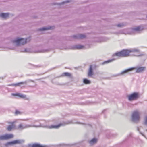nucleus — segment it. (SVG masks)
<instances>
[{"label":"nucleus","mask_w":147,"mask_h":147,"mask_svg":"<svg viewBox=\"0 0 147 147\" xmlns=\"http://www.w3.org/2000/svg\"><path fill=\"white\" fill-rule=\"evenodd\" d=\"M114 55L116 56L121 57H127L130 55L140 57L144 55V54L141 53L138 49L134 48L131 49L123 50L120 52L115 53Z\"/></svg>","instance_id":"f257e3e1"},{"label":"nucleus","mask_w":147,"mask_h":147,"mask_svg":"<svg viewBox=\"0 0 147 147\" xmlns=\"http://www.w3.org/2000/svg\"><path fill=\"white\" fill-rule=\"evenodd\" d=\"M29 38L26 39L24 38H17L16 40L13 41V42L16 44L17 46L24 45L26 44L28 42L30 41Z\"/></svg>","instance_id":"f03ea898"},{"label":"nucleus","mask_w":147,"mask_h":147,"mask_svg":"<svg viewBox=\"0 0 147 147\" xmlns=\"http://www.w3.org/2000/svg\"><path fill=\"white\" fill-rule=\"evenodd\" d=\"M140 113L138 111H134L132 115L133 120L134 121H138L140 118Z\"/></svg>","instance_id":"7ed1b4c3"},{"label":"nucleus","mask_w":147,"mask_h":147,"mask_svg":"<svg viewBox=\"0 0 147 147\" xmlns=\"http://www.w3.org/2000/svg\"><path fill=\"white\" fill-rule=\"evenodd\" d=\"M139 97L138 93L134 92L128 96V100L129 101H133L138 99Z\"/></svg>","instance_id":"20e7f679"},{"label":"nucleus","mask_w":147,"mask_h":147,"mask_svg":"<svg viewBox=\"0 0 147 147\" xmlns=\"http://www.w3.org/2000/svg\"><path fill=\"white\" fill-rule=\"evenodd\" d=\"M13 135L12 134H6L0 136V140L9 139L13 138Z\"/></svg>","instance_id":"39448f33"},{"label":"nucleus","mask_w":147,"mask_h":147,"mask_svg":"<svg viewBox=\"0 0 147 147\" xmlns=\"http://www.w3.org/2000/svg\"><path fill=\"white\" fill-rule=\"evenodd\" d=\"M21 143L19 140H16L11 142H9L5 144V145L7 146L9 145H13L16 144H19Z\"/></svg>","instance_id":"423d86ee"},{"label":"nucleus","mask_w":147,"mask_h":147,"mask_svg":"<svg viewBox=\"0 0 147 147\" xmlns=\"http://www.w3.org/2000/svg\"><path fill=\"white\" fill-rule=\"evenodd\" d=\"M27 83L26 81L20 82L16 84H12L9 85V86H14L15 87L20 86L22 85L26 84Z\"/></svg>","instance_id":"0eeeda50"},{"label":"nucleus","mask_w":147,"mask_h":147,"mask_svg":"<svg viewBox=\"0 0 147 147\" xmlns=\"http://www.w3.org/2000/svg\"><path fill=\"white\" fill-rule=\"evenodd\" d=\"M92 65H90L88 73V77H92L94 74V73L92 70Z\"/></svg>","instance_id":"6e6552de"},{"label":"nucleus","mask_w":147,"mask_h":147,"mask_svg":"<svg viewBox=\"0 0 147 147\" xmlns=\"http://www.w3.org/2000/svg\"><path fill=\"white\" fill-rule=\"evenodd\" d=\"M15 122H11L9 123L11 124V125H9L8 126L7 128V130L9 131H10L13 129H14L15 128V125L14 124Z\"/></svg>","instance_id":"1a4fd4ad"},{"label":"nucleus","mask_w":147,"mask_h":147,"mask_svg":"<svg viewBox=\"0 0 147 147\" xmlns=\"http://www.w3.org/2000/svg\"><path fill=\"white\" fill-rule=\"evenodd\" d=\"M28 147H46V146L40 145L38 144H29Z\"/></svg>","instance_id":"9d476101"},{"label":"nucleus","mask_w":147,"mask_h":147,"mask_svg":"<svg viewBox=\"0 0 147 147\" xmlns=\"http://www.w3.org/2000/svg\"><path fill=\"white\" fill-rule=\"evenodd\" d=\"M12 95L13 96H18L22 98H26V95H23L21 93H13L12 94Z\"/></svg>","instance_id":"9b49d317"},{"label":"nucleus","mask_w":147,"mask_h":147,"mask_svg":"<svg viewBox=\"0 0 147 147\" xmlns=\"http://www.w3.org/2000/svg\"><path fill=\"white\" fill-rule=\"evenodd\" d=\"M146 69L145 67H141L138 68L136 70V72L140 73L144 71Z\"/></svg>","instance_id":"f8f14e48"},{"label":"nucleus","mask_w":147,"mask_h":147,"mask_svg":"<svg viewBox=\"0 0 147 147\" xmlns=\"http://www.w3.org/2000/svg\"><path fill=\"white\" fill-rule=\"evenodd\" d=\"M62 125V124H59L57 125H52L50 126H49L48 127V128L49 129H52V128H58L60 126Z\"/></svg>","instance_id":"ddd939ff"},{"label":"nucleus","mask_w":147,"mask_h":147,"mask_svg":"<svg viewBox=\"0 0 147 147\" xmlns=\"http://www.w3.org/2000/svg\"><path fill=\"white\" fill-rule=\"evenodd\" d=\"M9 15L8 13H0V17L4 18H6L9 17Z\"/></svg>","instance_id":"4468645a"},{"label":"nucleus","mask_w":147,"mask_h":147,"mask_svg":"<svg viewBox=\"0 0 147 147\" xmlns=\"http://www.w3.org/2000/svg\"><path fill=\"white\" fill-rule=\"evenodd\" d=\"M134 69H135L134 68H130L129 69L127 70H125L124 71L122 72L121 73V74H124L125 73H127V72H128L129 71H132V70Z\"/></svg>","instance_id":"2eb2a0df"},{"label":"nucleus","mask_w":147,"mask_h":147,"mask_svg":"<svg viewBox=\"0 0 147 147\" xmlns=\"http://www.w3.org/2000/svg\"><path fill=\"white\" fill-rule=\"evenodd\" d=\"M143 29L140 26H138L134 29L133 30L134 31H140Z\"/></svg>","instance_id":"dca6fc26"},{"label":"nucleus","mask_w":147,"mask_h":147,"mask_svg":"<svg viewBox=\"0 0 147 147\" xmlns=\"http://www.w3.org/2000/svg\"><path fill=\"white\" fill-rule=\"evenodd\" d=\"M97 140L95 138H94L92 139L90 142V143L91 144H93L96 143L97 142Z\"/></svg>","instance_id":"f3484780"},{"label":"nucleus","mask_w":147,"mask_h":147,"mask_svg":"<svg viewBox=\"0 0 147 147\" xmlns=\"http://www.w3.org/2000/svg\"><path fill=\"white\" fill-rule=\"evenodd\" d=\"M53 27H50L48 28H43L40 29V30H44L49 29H53Z\"/></svg>","instance_id":"a211bd4d"},{"label":"nucleus","mask_w":147,"mask_h":147,"mask_svg":"<svg viewBox=\"0 0 147 147\" xmlns=\"http://www.w3.org/2000/svg\"><path fill=\"white\" fill-rule=\"evenodd\" d=\"M115 60L114 59H111V60H108L107 61H105L104 62H103L102 64H107V63H108L110 62H112L113 61H114Z\"/></svg>","instance_id":"6ab92c4d"},{"label":"nucleus","mask_w":147,"mask_h":147,"mask_svg":"<svg viewBox=\"0 0 147 147\" xmlns=\"http://www.w3.org/2000/svg\"><path fill=\"white\" fill-rule=\"evenodd\" d=\"M71 76V74L68 72H65L63 73L62 74V76H67L70 77Z\"/></svg>","instance_id":"aec40b11"},{"label":"nucleus","mask_w":147,"mask_h":147,"mask_svg":"<svg viewBox=\"0 0 147 147\" xmlns=\"http://www.w3.org/2000/svg\"><path fill=\"white\" fill-rule=\"evenodd\" d=\"M84 83L86 84H88L90 83V82L86 79H84L83 80Z\"/></svg>","instance_id":"412c9836"},{"label":"nucleus","mask_w":147,"mask_h":147,"mask_svg":"<svg viewBox=\"0 0 147 147\" xmlns=\"http://www.w3.org/2000/svg\"><path fill=\"white\" fill-rule=\"evenodd\" d=\"M85 37V36L83 34H80L77 37V38L78 39H82Z\"/></svg>","instance_id":"4be33fe9"},{"label":"nucleus","mask_w":147,"mask_h":147,"mask_svg":"<svg viewBox=\"0 0 147 147\" xmlns=\"http://www.w3.org/2000/svg\"><path fill=\"white\" fill-rule=\"evenodd\" d=\"M25 128L22 124H20L18 126L17 129H23Z\"/></svg>","instance_id":"5701e85b"},{"label":"nucleus","mask_w":147,"mask_h":147,"mask_svg":"<svg viewBox=\"0 0 147 147\" xmlns=\"http://www.w3.org/2000/svg\"><path fill=\"white\" fill-rule=\"evenodd\" d=\"M144 124L147 125V116H146L145 118Z\"/></svg>","instance_id":"b1692460"},{"label":"nucleus","mask_w":147,"mask_h":147,"mask_svg":"<svg viewBox=\"0 0 147 147\" xmlns=\"http://www.w3.org/2000/svg\"><path fill=\"white\" fill-rule=\"evenodd\" d=\"M76 47L78 49H81L84 47L81 45H78Z\"/></svg>","instance_id":"393cba45"},{"label":"nucleus","mask_w":147,"mask_h":147,"mask_svg":"<svg viewBox=\"0 0 147 147\" xmlns=\"http://www.w3.org/2000/svg\"><path fill=\"white\" fill-rule=\"evenodd\" d=\"M15 114L17 115L18 114H20L21 113L18 110H16L15 112Z\"/></svg>","instance_id":"a878e982"},{"label":"nucleus","mask_w":147,"mask_h":147,"mask_svg":"<svg viewBox=\"0 0 147 147\" xmlns=\"http://www.w3.org/2000/svg\"><path fill=\"white\" fill-rule=\"evenodd\" d=\"M123 25H121L120 24H119L117 26L119 27H121Z\"/></svg>","instance_id":"bb28decb"},{"label":"nucleus","mask_w":147,"mask_h":147,"mask_svg":"<svg viewBox=\"0 0 147 147\" xmlns=\"http://www.w3.org/2000/svg\"><path fill=\"white\" fill-rule=\"evenodd\" d=\"M96 67V65H94V68H95Z\"/></svg>","instance_id":"cd10ccee"},{"label":"nucleus","mask_w":147,"mask_h":147,"mask_svg":"<svg viewBox=\"0 0 147 147\" xmlns=\"http://www.w3.org/2000/svg\"><path fill=\"white\" fill-rule=\"evenodd\" d=\"M74 37H75H75H76V36H74Z\"/></svg>","instance_id":"c85d7f7f"}]
</instances>
